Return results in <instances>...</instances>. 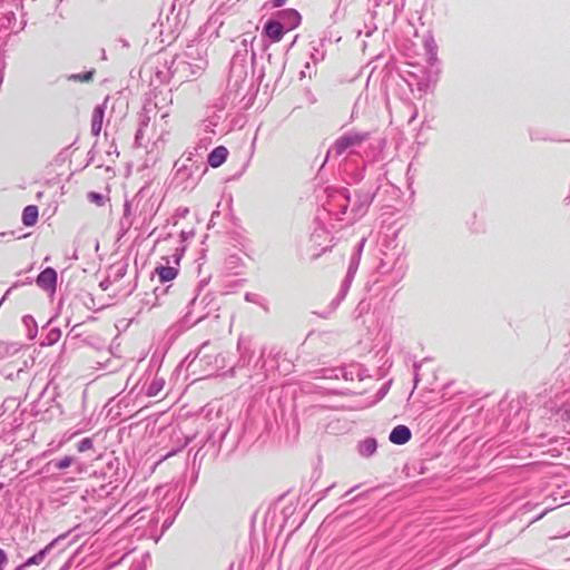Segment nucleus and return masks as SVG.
Here are the masks:
<instances>
[{
    "instance_id": "1",
    "label": "nucleus",
    "mask_w": 570,
    "mask_h": 570,
    "mask_svg": "<svg viewBox=\"0 0 570 570\" xmlns=\"http://www.w3.org/2000/svg\"><path fill=\"white\" fill-rule=\"evenodd\" d=\"M57 282V273L53 268L48 267L42 271L38 278L37 284L45 289L53 291Z\"/></svg>"
},
{
    "instance_id": "2",
    "label": "nucleus",
    "mask_w": 570,
    "mask_h": 570,
    "mask_svg": "<svg viewBox=\"0 0 570 570\" xmlns=\"http://www.w3.org/2000/svg\"><path fill=\"white\" fill-rule=\"evenodd\" d=\"M412 433L405 425L395 426L390 433V441L394 444L402 445L411 440Z\"/></svg>"
},
{
    "instance_id": "3",
    "label": "nucleus",
    "mask_w": 570,
    "mask_h": 570,
    "mask_svg": "<svg viewBox=\"0 0 570 570\" xmlns=\"http://www.w3.org/2000/svg\"><path fill=\"white\" fill-rule=\"evenodd\" d=\"M228 154V149L225 146L214 148L208 155L209 166L213 168L222 166L226 161Z\"/></svg>"
},
{
    "instance_id": "4",
    "label": "nucleus",
    "mask_w": 570,
    "mask_h": 570,
    "mask_svg": "<svg viewBox=\"0 0 570 570\" xmlns=\"http://www.w3.org/2000/svg\"><path fill=\"white\" fill-rule=\"evenodd\" d=\"M264 30L266 36L275 42L279 41L284 35V26L276 20H269Z\"/></svg>"
},
{
    "instance_id": "5",
    "label": "nucleus",
    "mask_w": 570,
    "mask_h": 570,
    "mask_svg": "<svg viewBox=\"0 0 570 570\" xmlns=\"http://www.w3.org/2000/svg\"><path fill=\"white\" fill-rule=\"evenodd\" d=\"M155 271L161 283L170 282L178 275V269L169 266H158Z\"/></svg>"
},
{
    "instance_id": "6",
    "label": "nucleus",
    "mask_w": 570,
    "mask_h": 570,
    "mask_svg": "<svg viewBox=\"0 0 570 570\" xmlns=\"http://www.w3.org/2000/svg\"><path fill=\"white\" fill-rule=\"evenodd\" d=\"M38 207L29 205L22 212V223L26 226H33L38 220Z\"/></svg>"
},
{
    "instance_id": "7",
    "label": "nucleus",
    "mask_w": 570,
    "mask_h": 570,
    "mask_svg": "<svg viewBox=\"0 0 570 570\" xmlns=\"http://www.w3.org/2000/svg\"><path fill=\"white\" fill-rule=\"evenodd\" d=\"M102 110L100 108H96L94 111V121H92V131L98 135L101 129V120H102Z\"/></svg>"
},
{
    "instance_id": "8",
    "label": "nucleus",
    "mask_w": 570,
    "mask_h": 570,
    "mask_svg": "<svg viewBox=\"0 0 570 570\" xmlns=\"http://www.w3.org/2000/svg\"><path fill=\"white\" fill-rule=\"evenodd\" d=\"M355 141H356V139L354 137L343 136V137L338 138L336 141L337 151L341 154L343 150H345L347 147L353 145Z\"/></svg>"
},
{
    "instance_id": "9",
    "label": "nucleus",
    "mask_w": 570,
    "mask_h": 570,
    "mask_svg": "<svg viewBox=\"0 0 570 570\" xmlns=\"http://www.w3.org/2000/svg\"><path fill=\"white\" fill-rule=\"evenodd\" d=\"M376 450V442L374 440H366L361 445V451L364 454H372Z\"/></svg>"
},
{
    "instance_id": "10",
    "label": "nucleus",
    "mask_w": 570,
    "mask_h": 570,
    "mask_svg": "<svg viewBox=\"0 0 570 570\" xmlns=\"http://www.w3.org/2000/svg\"><path fill=\"white\" fill-rule=\"evenodd\" d=\"M88 199L94 203L95 205L97 206H104L105 205V197L104 195L101 194H98V193H95V191H90L88 195H87Z\"/></svg>"
},
{
    "instance_id": "11",
    "label": "nucleus",
    "mask_w": 570,
    "mask_h": 570,
    "mask_svg": "<svg viewBox=\"0 0 570 570\" xmlns=\"http://www.w3.org/2000/svg\"><path fill=\"white\" fill-rule=\"evenodd\" d=\"M46 551L42 550L27 560L24 566L39 564L45 559Z\"/></svg>"
},
{
    "instance_id": "12",
    "label": "nucleus",
    "mask_w": 570,
    "mask_h": 570,
    "mask_svg": "<svg viewBox=\"0 0 570 570\" xmlns=\"http://www.w3.org/2000/svg\"><path fill=\"white\" fill-rule=\"evenodd\" d=\"M94 72L95 71L91 70V71H87L85 73L73 75L71 78L79 82H88V81L92 80Z\"/></svg>"
},
{
    "instance_id": "13",
    "label": "nucleus",
    "mask_w": 570,
    "mask_h": 570,
    "mask_svg": "<svg viewBox=\"0 0 570 570\" xmlns=\"http://www.w3.org/2000/svg\"><path fill=\"white\" fill-rule=\"evenodd\" d=\"M72 463H73L72 456H65L63 459L56 461L55 466L57 469L62 470V469L69 468Z\"/></svg>"
},
{
    "instance_id": "14",
    "label": "nucleus",
    "mask_w": 570,
    "mask_h": 570,
    "mask_svg": "<svg viewBox=\"0 0 570 570\" xmlns=\"http://www.w3.org/2000/svg\"><path fill=\"white\" fill-rule=\"evenodd\" d=\"M92 446H94L92 441L89 438H86V439L81 440L80 443L78 444V451L86 452L88 450H91Z\"/></svg>"
},
{
    "instance_id": "15",
    "label": "nucleus",
    "mask_w": 570,
    "mask_h": 570,
    "mask_svg": "<svg viewBox=\"0 0 570 570\" xmlns=\"http://www.w3.org/2000/svg\"><path fill=\"white\" fill-rule=\"evenodd\" d=\"M8 558L6 552L0 549V570H2L3 564L7 562Z\"/></svg>"
},
{
    "instance_id": "16",
    "label": "nucleus",
    "mask_w": 570,
    "mask_h": 570,
    "mask_svg": "<svg viewBox=\"0 0 570 570\" xmlns=\"http://www.w3.org/2000/svg\"><path fill=\"white\" fill-rule=\"evenodd\" d=\"M285 2H286V0H274V1H273V7H274V8L282 7V6H284V4H285Z\"/></svg>"
},
{
    "instance_id": "17",
    "label": "nucleus",
    "mask_w": 570,
    "mask_h": 570,
    "mask_svg": "<svg viewBox=\"0 0 570 570\" xmlns=\"http://www.w3.org/2000/svg\"><path fill=\"white\" fill-rule=\"evenodd\" d=\"M3 489V483L0 482V491Z\"/></svg>"
}]
</instances>
